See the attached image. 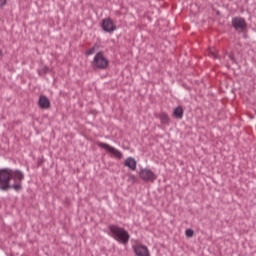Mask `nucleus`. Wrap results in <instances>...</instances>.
Segmentation results:
<instances>
[{
	"mask_svg": "<svg viewBox=\"0 0 256 256\" xmlns=\"http://www.w3.org/2000/svg\"><path fill=\"white\" fill-rule=\"evenodd\" d=\"M24 179L25 175L19 170L2 169L0 170V189L1 191H8V189L21 191L23 189L21 181Z\"/></svg>",
	"mask_w": 256,
	"mask_h": 256,
	"instance_id": "1",
	"label": "nucleus"
},
{
	"mask_svg": "<svg viewBox=\"0 0 256 256\" xmlns=\"http://www.w3.org/2000/svg\"><path fill=\"white\" fill-rule=\"evenodd\" d=\"M108 229L110 231V236L115 241L121 243L122 245H127L129 243L131 235H129V232L125 230V228L119 227L118 225H110Z\"/></svg>",
	"mask_w": 256,
	"mask_h": 256,
	"instance_id": "2",
	"label": "nucleus"
},
{
	"mask_svg": "<svg viewBox=\"0 0 256 256\" xmlns=\"http://www.w3.org/2000/svg\"><path fill=\"white\" fill-rule=\"evenodd\" d=\"M93 69L105 70L109 67V60L105 57L103 52H98L93 58L92 61Z\"/></svg>",
	"mask_w": 256,
	"mask_h": 256,
	"instance_id": "3",
	"label": "nucleus"
},
{
	"mask_svg": "<svg viewBox=\"0 0 256 256\" xmlns=\"http://www.w3.org/2000/svg\"><path fill=\"white\" fill-rule=\"evenodd\" d=\"M97 146L100 147V149L107 151V153H109L111 157H114V159L121 160L123 158V152L105 142H97Z\"/></svg>",
	"mask_w": 256,
	"mask_h": 256,
	"instance_id": "4",
	"label": "nucleus"
},
{
	"mask_svg": "<svg viewBox=\"0 0 256 256\" xmlns=\"http://www.w3.org/2000/svg\"><path fill=\"white\" fill-rule=\"evenodd\" d=\"M139 177L142 179V181H146L148 183H153L155 179H157V175L155 173L147 168H144L140 170Z\"/></svg>",
	"mask_w": 256,
	"mask_h": 256,
	"instance_id": "5",
	"label": "nucleus"
},
{
	"mask_svg": "<svg viewBox=\"0 0 256 256\" xmlns=\"http://www.w3.org/2000/svg\"><path fill=\"white\" fill-rule=\"evenodd\" d=\"M101 27L105 33H113L117 31V25H115V22H113V19L111 18L103 19Z\"/></svg>",
	"mask_w": 256,
	"mask_h": 256,
	"instance_id": "6",
	"label": "nucleus"
},
{
	"mask_svg": "<svg viewBox=\"0 0 256 256\" xmlns=\"http://www.w3.org/2000/svg\"><path fill=\"white\" fill-rule=\"evenodd\" d=\"M132 249L136 256H151L149 248L143 244H135L132 246Z\"/></svg>",
	"mask_w": 256,
	"mask_h": 256,
	"instance_id": "7",
	"label": "nucleus"
},
{
	"mask_svg": "<svg viewBox=\"0 0 256 256\" xmlns=\"http://www.w3.org/2000/svg\"><path fill=\"white\" fill-rule=\"evenodd\" d=\"M232 27L236 30L245 29V27H247V22L241 17H235L232 19Z\"/></svg>",
	"mask_w": 256,
	"mask_h": 256,
	"instance_id": "8",
	"label": "nucleus"
},
{
	"mask_svg": "<svg viewBox=\"0 0 256 256\" xmlns=\"http://www.w3.org/2000/svg\"><path fill=\"white\" fill-rule=\"evenodd\" d=\"M38 105L41 109H49L51 107V102L49 101V98L46 96H41L39 98Z\"/></svg>",
	"mask_w": 256,
	"mask_h": 256,
	"instance_id": "9",
	"label": "nucleus"
},
{
	"mask_svg": "<svg viewBox=\"0 0 256 256\" xmlns=\"http://www.w3.org/2000/svg\"><path fill=\"white\" fill-rule=\"evenodd\" d=\"M124 165L132 171H135V169H137V161L133 157L126 158L124 161Z\"/></svg>",
	"mask_w": 256,
	"mask_h": 256,
	"instance_id": "10",
	"label": "nucleus"
},
{
	"mask_svg": "<svg viewBox=\"0 0 256 256\" xmlns=\"http://www.w3.org/2000/svg\"><path fill=\"white\" fill-rule=\"evenodd\" d=\"M158 117L162 125H169V123H171V119L169 118V115L165 112H161Z\"/></svg>",
	"mask_w": 256,
	"mask_h": 256,
	"instance_id": "11",
	"label": "nucleus"
},
{
	"mask_svg": "<svg viewBox=\"0 0 256 256\" xmlns=\"http://www.w3.org/2000/svg\"><path fill=\"white\" fill-rule=\"evenodd\" d=\"M173 114L176 119H183V108L181 106L176 107Z\"/></svg>",
	"mask_w": 256,
	"mask_h": 256,
	"instance_id": "12",
	"label": "nucleus"
},
{
	"mask_svg": "<svg viewBox=\"0 0 256 256\" xmlns=\"http://www.w3.org/2000/svg\"><path fill=\"white\" fill-rule=\"evenodd\" d=\"M95 51H97V45H94L92 48H90L89 50H87L85 52V55L89 56V55H93L95 53Z\"/></svg>",
	"mask_w": 256,
	"mask_h": 256,
	"instance_id": "13",
	"label": "nucleus"
},
{
	"mask_svg": "<svg viewBox=\"0 0 256 256\" xmlns=\"http://www.w3.org/2000/svg\"><path fill=\"white\" fill-rule=\"evenodd\" d=\"M209 55H211V57H213L214 59H217V50L215 48H210L208 50Z\"/></svg>",
	"mask_w": 256,
	"mask_h": 256,
	"instance_id": "14",
	"label": "nucleus"
},
{
	"mask_svg": "<svg viewBox=\"0 0 256 256\" xmlns=\"http://www.w3.org/2000/svg\"><path fill=\"white\" fill-rule=\"evenodd\" d=\"M185 235L186 237H193L195 235V232L193 231V229H187L185 231Z\"/></svg>",
	"mask_w": 256,
	"mask_h": 256,
	"instance_id": "15",
	"label": "nucleus"
},
{
	"mask_svg": "<svg viewBox=\"0 0 256 256\" xmlns=\"http://www.w3.org/2000/svg\"><path fill=\"white\" fill-rule=\"evenodd\" d=\"M7 5V0H0V7H5Z\"/></svg>",
	"mask_w": 256,
	"mask_h": 256,
	"instance_id": "16",
	"label": "nucleus"
},
{
	"mask_svg": "<svg viewBox=\"0 0 256 256\" xmlns=\"http://www.w3.org/2000/svg\"><path fill=\"white\" fill-rule=\"evenodd\" d=\"M231 61H235V58L233 56H230Z\"/></svg>",
	"mask_w": 256,
	"mask_h": 256,
	"instance_id": "17",
	"label": "nucleus"
},
{
	"mask_svg": "<svg viewBox=\"0 0 256 256\" xmlns=\"http://www.w3.org/2000/svg\"><path fill=\"white\" fill-rule=\"evenodd\" d=\"M0 55H3V52L0 50Z\"/></svg>",
	"mask_w": 256,
	"mask_h": 256,
	"instance_id": "18",
	"label": "nucleus"
}]
</instances>
